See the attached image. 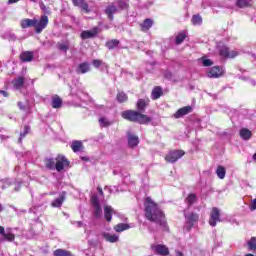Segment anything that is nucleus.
Masks as SVG:
<instances>
[{
	"label": "nucleus",
	"instance_id": "4d7b16f0",
	"mask_svg": "<svg viewBox=\"0 0 256 256\" xmlns=\"http://www.w3.org/2000/svg\"><path fill=\"white\" fill-rule=\"evenodd\" d=\"M176 256H184L182 252L176 251Z\"/></svg>",
	"mask_w": 256,
	"mask_h": 256
},
{
	"label": "nucleus",
	"instance_id": "cd10ccee",
	"mask_svg": "<svg viewBox=\"0 0 256 256\" xmlns=\"http://www.w3.org/2000/svg\"><path fill=\"white\" fill-rule=\"evenodd\" d=\"M63 105V100L59 96H54L52 98V107L53 109H59Z\"/></svg>",
	"mask_w": 256,
	"mask_h": 256
},
{
	"label": "nucleus",
	"instance_id": "49530a36",
	"mask_svg": "<svg viewBox=\"0 0 256 256\" xmlns=\"http://www.w3.org/2000/svg\"><path fill=\"white\" fill-rule=\"evenodd\" d=\"M99 123L101 127H108V125H110L109 120H107V118H100Z\"/></svg>",
	"mask_w": 256,
	"mask_h": 256
},
{
	"label": "nucleus",
	"instance_id": "4c0bfd02",
	"mask_svg": "<svg viewBox=\"0 0 256 256\" xmlns=\"http://www.w3.org/2000/svg\"><path fill=\"white\" fill-rule=\"evenodd\" d=\"M63 201H65V198L61 196L60 198H56L52 203V207H61L63 205Z\"/></svg>",
	"mask_w": 256,
	"mask_h": 256
},
{
	"label": "nucleus",
	"instance_id": "a19ab883",
	"mask_svg": "<svg viewBox=\"0 0 256 256\" xmlns=\"http://www.w3.org/2000/svg\"><path fill=\"white\" fill-rule=\"evenodd\" d=\"M29 131H31V128L29 126H24V132L20 133L19 143L23 141V138H25V136L27 135V133H29Z\"/></svg>",
	"mask_w": 256,
	"mask_h": 256
},
{
	"label": "nucleus",
	"instance_id": "2f4dec72",
	"mask_svg": "<svg viewBox=\"0 0 256 256\" xmlns=\"http://www.w3.org/2000/svg\"><path fill=\"white\" fill-rule=\"evenodd\" d=\"M216 174L219 177V179H225L226 170L223 166H218L216 170Z\"/></svg>",
	"mask_w": 256,
	"mask_h": 256
},
{
	"label": "nucleus",
	"instance_id": "9b49d317",
	"mask_svg": "<svg viewBox=\"0 0 256 256\" xmlns=\"http://www.w3.org/2000/svg\"><path fill=\"white\" fill-rule=\"evenodd\" d=\"M193 111V107L185 106L177 110L174 114L175 119H181V117H185V115H189Z\"/></svg>",
	"mask_w": 256,
	"mask_h": 256
},
{
	"label": "nucleus",
	"instance_id": "393cba45",
	"mask_svg": "<svg viewBox=\"0 0 256 256\" xmlns=\"http://www.w3.org/2000/svg\"><path fill=\"white\" fill-rule=\"evenodd\" d=\"M140 26L142 31H149L150 27H153V20L148 18Z\"/></svg>",
	"mask_w": 256,
	"mask_h": 256
},
{
	"label": "nucleus",
	"instance_id": "4be33fe9",
	"mask_svg": "<svg viewBox=\"0 0 256 256\" xmlns=\"http://www.w3.org/2000/svg\"><path fill=\"white\" fill-rule=\"evenodd\" d=\"M127 229H131V226L125 223H120L114 226V231H116V233L127 231Z\"/></svg>",
	"mask_w": 256,
	"mask_h": 256
},
{
	"label": "nucleus",
	"instance_id": "de8ad7c7",
	"mask_svg": "<svg viewBox=\"0 0 256 256\" xmlns=\"http://www.w3.org/2000/svg\"><path fill=\"white\" fill-rule=\"evenodd\" d=\"M91 201H92L93 207L101 205L99 204V198L97 196H92Z\"/></svg>",
	"mask_w": 256,
	"mask_h": 256
},
{
	"label": "nucleus",
	"instance_id": "5fc2aeb1",
	"mask_svg": "<svg viewBox=\"0 0 256 256\" xmlns=\"http://www.w3.org/2000/svg\"><path fill=\"white\" fill-rule=\"evenodd\" d=\"M17 2H19V0H8L9 5H11L13 3H17Z\"/></svg>",
	"mask_w": 256,
	"mask_h": 256
},
{
	"label": "nucleus",
	"instance_id": "9d476101",
	"mask_svg": "<svg viewBox=\"0 0 256 256\" xmlns=\"http://www.w3.org/2000/svg\"><path fill=\"white\" fill-rule=\"evenodd\" d=\"M186 217V229L187 231H191V228L193 227V225L195 223H197V221H199V215L195 214V213H191L190 215H185Z\"/></svg>",
	"mask_w": 256,
	"mask_h": 256
},
{
	"label": "nucleus",
	"instance_id": "7ed1b4c3",
	"mask_svg": "<svg viewBox=\"0 0 256 256\" xmlns=\"http://www.w3.org/2000/svg\"><path fill=\"white\" fill-rule=\"evenodd\" d=\"M218 51L220 57H223V59H235L239 55V52L235 50L229 51L227 46L218 45Z\"/></svg>",
	"mask_w": 256,
	"mask_h": 256
},
{
	"label": "nucleus",
	"instance_id": "4468645a",
	"mask_svg": "<svg viewBox=\"0 0 256 256\" xmlns=\"http://www.w3.org/2000/svg\"><path fill=\"white\" fill-rule=\"evenodd\" d=\"M72 2L75 7H79L82 11H85V13H89V4H87L85 0H72Z\"/></svg>",
	"mask_w": 256,
	"mask_h": 256
},
{
	"label": "nucleus",
	"instance_id": "f257e3e1",
	"mask_svg": "<svg viewBox=\"0 0 256 256\" xmlns=\"http://www.w3.org/2000/svg\"><path fill=\"white\" fill-rule=\"evenodd\" d=\"M145 205V217L148 221L157 223L158 225L165 226V213L159 208V205L155 203L151 197H147L144 201Z\"/></svg>",
	"mask_w": 256,
	"mask_h": 256
},
{
	"label": "nucleus",
	"instance_id": "c03bdc74",
	"mask_svg": "<svg viewBox=\"0 0 256 256\" xmlns=\"http://www.w3.org/2000/svg\"><path fill=\"white\" fill-rule=\"evenodd\" d=\"M248 246H249V249H251L252 251L256 250V238L255 237H252L250 239V241L248 242Z\"/></svg>",
	"mask_w": 256,
	"mask_h": 256
},
{
	"label": "nucleus",
	"instance_id": "423d86ee",
	"mask_svg": "<svg viewBox=\"0 0 256 256\" xmlns=\"http://www.w3.org/2000/svg\"><path fill=\"white\" fill-rule=\"evenodd\" d=\"M69 160L63 155H58L56 158V171L60 173V171H63L65 167H69Z\"/></svg>",
	"mask_w": 256,
	"mask_h": 256
},
{
	"label": "nucleus",
	"instance_id": "412c9836",
	"mask_svg": "<svg viewBox=\"0 0 256 256\" xmlns=\"http://www.w3.org/2000/svg\"><path fill=\"white\" fill-rule=\"evenodd\" d=\"M12 84L16 89H22L23 85H25V78L18 77L12 81Z\"/></svg>",
	"mask_w": 256,
	"mask_h": 256
},
{
	"label": "nucleus",
	"instance_id": "09e8293b",
	"mask_svg": "<svg viewBox=\"0 0 256 256\" xmlns=\"http://www.w3.org/2000/svg\"><path fill=\"white\" fill-rule=\"evenodd\" d=\"M92 65L98 69V67H101L103 65V60H93Z\"/></svg>",
	"mask_w": 256,
	"mask_h": 256
},
{
	"label": "nucleus",
	"instance_id": "f8f14e48",
	"mask_svg": "<svg viewBox=\"0 0 256 256\" xmlns=\"http://www.w3.org/2000/svg\"><path fill=\"white\" fill-rule=\"evenodd\" d=\"M117 11H119V9L117 8L116 2L106 7L105 13L110 21H113V15H115Z\"/></svg>",
	"mask_w": 256,
	"mask_h": 256
},
{
	"label": "nucleus",
	"instance_id": "58836bf2",
	"mask_svg": "<svg viewBox=\"0 0 256 256\" xmlns=\"http://www.w3.org/2000/svg\"><path fill=\"white\" fill-rule=\"evenodd\" d=\"M94 207V216L96 219H99L101 215H103V210L101 209V205L93 206Z\"/></svg>",
	"mask_w": 256,
	"mask_h": 256
},
{
	"label": "nucleus",
	"instance_id": "1a4fd4ad",
	"mask_svg": "<svg viewBox=\"0 0 256 256\" xmlns=\"http://www.w3.org/2000/svg\"><path fill=\"white\" fill-rule=\"evenodd\" d=\"M99 35V27H94L92 30H84L81 32V39H93Z\"/></svg>",
	"mask_w": 256,
	"mask_h": 256
},
{
	"label": "nucleus",
	"instance_id": "a211bd4d",
	"mask_svg": "<svg viewBox=\"0 0 256 256\" xmlns=\"http://www.w3.org/2000/svg\"><path fill=\"white\" fill-rule=\"evenodd\" d=\"M235 5L239 9H245V7H251L253 5V0H236Z\"/></svg>",
	"mask_w": 256,
	"mask_h": 256
},
{
	"label": "nucleus",
	"instance_id": "603ef678",
	"mask_svg": "<svg viewBox=\"0 0 256 256\" xmlns=\"http://www.w3.org/2000/svg\"><path fill=\"white\" fill-rule=\"evenodd\" d=\"M0 95H3V97H9V94L4 90H0Z\"/></svg>",
	"mask_w": 256,
	"mask_h": 256
},
{
	"label": "nucleus",
	"instance_id": "3c124183",
	"mask_svg": "<svg viewBox=\"0 0 256 256\" xmlns=\"http://www.w3.org/2000/svg\"><path fill=\"white\" fill-rule=\"evenodd\" d=\"M249 207H250V211H255V209H256V198L251 201Z\"/></svg>",
	"mask_w": 256,
	"mask_h": 256
},
{
	"label": "nucleus",
	"instance_id": "13d9d810",
	"mask_svg": "<svg viewBox=\"0 0 256 256\" xmlns=\"http://www.w3.org/2000/svg\"><path fill=\"white\" fill-rule=\"evenodd\" d=\"M78 227H83V222L79 221V222H76Z\"/></svg>",
	"mask_w": 256,
	"mask_h": 256
},
{
	"label": "nucleus",
	"instance_id": "f03ea898",
	"mask_svg": "<svg viewBox=\"0 0 256 256\" xmlns=\"http://www.w3.org/2000/svg\"><path fill=\"white\" fill-rule=\"evenodd\" d=\"M122 117L123 119H127V121L139 123L140 125H147V123H151V117L141 114V112L135 110H126L122 112Z\"/></svg>",
	"mask_w": 256,
	"mask_h": 256
},
{
	"label": "nucleus",
	"instance_id": "79ce46f5",
	"mask_svg": "<svg viewBox=\"0 0 256 256\" xmlns=\"http://www.w3.org/2000/svg\"><path fill=\"white\" fill-rule=\"evenodd\" d=\"M40 5V9L41 11H43L44 13H46V15H51V10H49V8H47V6H45V3H43L42 1L39 2Z\"/></svg>",
	"mask_w": 256,
	"mask_h": 256
},
{
	"label": "nucleus",
	"instance_id": "ea45409f",
	"mask_svg": "<svg viewBox=\"0 0 256 256\" xmlns=\"http://www.w3.org/2000/svg\"><path fill=\"white\" fill-rule=\"evenodd\" d=\"M127 99H128L127 94H125L124 92L118 93L117 100L119 101V103H125Z\"/></svg>",
	"mask_w": 256,
	"mask_h": 256
},
{
	"label": "nucleus",
	"instance_id": "6e6552de",
	"mask_svg": "<svg viewBox=\"0 0 256 256\" xmlns=\"http://www.w3.org/2000/svg\"><path fill=\"white\" fill-rule=\"evenodd\" d=\"M223 73V68L219 66H214L207 72V76L210 79H219V77H223Z\"/></svg>",
	"mask_w": 256,
	"mask_h": 256
},
{
	"label": "nucleus",
	"instance_id": "72a5a7b5",
	"mask_svg": "<svg viewBox=\"0 0 256 256\" xmlns=\"http://www.w3.org/2000/svg\"><path fill=\"white\" fill-rule=\"evenodd\" d=\"M192 25H201L203 23V18L199 14L194 15L191 19Z\"/></svg>",
	"mask_w": 256,
	"mask_h": 256
},
{
	"label": "nucleus",
	"instance_id": "c9c22d12",
	"mask_svg": "<svg viewBox=\"0 0 256 256\" xmlns=\"http://www.w3.org/2000/svg\"><path fill=\"white\" fill-rule=\"evenodd\" d=\"M117 5V9L118 11H123V9H127V7H129V4H127V2L123 1V0H119L116 2Z\"/></svg>",
	"mask_w": 256,
	"mask_h": 256
},
{
	"label": "nucleus",
	"instance_id": "b1692460",
	"mask_svg": "<svg viewBox=\"0 0 256 256\" xmlns=\"http://www.w3.org/2000/svg\"><path fill=\"white\" fill-rule=\"evenodd\" d=\"M251 135V130L247 128H243L240 130V137H242V139H244L245 141H249V139H251Z\"/></svg>",
	"mask_w": 256,
	"mask_h": 256
},
{
	"label": "nucleus",
	"instance_id": "20e7f679",
	"mask_svg": "<svg viewBox=\"0 0 256 256\" xmlns=\"http://www.w3.org/2000/svg\"><path fill=\"white\" fill-rule=\"evenodd\" d=\"M47 25H49V17L43 15L40 17V20L36 19L34 29L36 33H42L43 29L47 28Z\"/></svg>",
	"mask_w": 256,
	"mask_h": 256
},
{
	"label": "nucleus",
	"instance_id": "6e6d98bb",
	"mask_svg": "<svg viewBox=\"0 0 256 256\" xmlns=\"http://www.w3.org/2000/svg\"><path fill=\"white\" fill-rule=\"evenodd\" d=\"M97 191L100 193V195H103V189L101 187H98Z\"/></svg>",
	"mask_w": 256,
	"mask_h": 256
},
{
	"label": "nucleus",
	"instance_id": "e433bc0d",
	"mask_svg": "<svg viewBox=\"0 0 256 256\" xmlns=\"http://www.w3.org/2000/svg\"><path fill=\"white\" fill-rule=\"evenodd\" d=\"M117 45H119V40H117V39L110 40L106 43V47L108 49H115V47H117Z\"/></svg>",
	"mask_w": 256,
	"mask_h": 256
},
{
	"label": "nucleus",
	"instance_id": "bb28decb",
	"mask_svg": "<svg viewBox=\"0 0 256 256\" xmlns=\"http://www.w3.org/2000/svg\"><path fill=\"white\" fill-rule=\"evenodd\" d=\"M21 61L24 62H29V61H33V52H23L20 56Z\"/></svg>",
	"mask_w": 256,
	"mask_h": 256
},
{
	"label": "nucleus",
	"instance_id": "dca6fc26",
	"mask_svg": "<svg viewBox=\"0 0 256 256\" xmlns=\"http://www.w3.org/2000/svg\"><path fill=\"white\" fill-rule=\"evenodd\" d=\"M113 213H115V210H113V207L111 206L104 207V217L108 223H111V219H113Z\"/></svg>",
	"mask_w": 256,
	"mask_h": 256
},
{
	"label": "nucleus",
	"instance_id": "37998d69",
	"mask_svg": "<svg viewBox=\"0 0 256 256\" xmlns=\"http://www.w3.org/2000/svg\"><path fill=\"white\" fill-rule=\"evenodd\" d=\"M3 237L6 241H15V234L11 232L4 233Z\"/></svg>",
	"mask_w": 256,
	"mask_h": 256
},
{
	"label": "nucleus",
	"instance_id": "864d4df0",
	"mask_svg": "<svg viewBox=\"0 0 256 256\" xmlns=\"http://www.w3.org/2000/svg\"><path fill=\"white\" fill-rule=\"evenodd\" d=\"M0 235H2V237L5 235V228L3 226H0Z\"/></svg>",
	"mask_w": 256,
	"mask_h": 256
},
{
	"label": "nucleus",
	"instance_id": "c756f323",
	"mask_svg": "<svg viewBox=\"0 0 256 256\" xmlns=\"http://www.w3.org/2000/svg\"><path fill=\"white\" fill-rule=\"evenodd\" d=\"M45 167H47V169H51L52 171H54V169H56V162L53 158H47L45 160Z\"/></svg>",
	"mask_w": 256,
	"mask_h": 256
},
{
	"label": "nucleus",
	"instance_id": "a18cd8bd",
	"mask_svg": "<svg viewBox=\"0 0 256 256\" xmlns=\"http://www.w3.org/2000/svg\"><path fill=\"white\" fill-rule=\"evenodd\" d=\"M202 65L204 67H211V65H213V62L211 61V59L202 58Z\"/></svg>",
	"mask_w": 256,
	"mask_h": 256
},
{
	"label": "nucleus",
	"instance_id": "8fccbe9b",
	"mask_svg": "<svg viewBox=\"0 0 256 256\" xmlns=\"http://www.w3.org/2000/svg\"><path fill=\"white\" fill-rule=\"evenodd\" d=\"M59 49H60V51H64V53H67V51L69 50V45H67V44H60L59 45Z\"/></svg>",
	"mask_w": 256,
	"mask_h": 256
},
{
	"label": "nucleus",
	"instance_id": "5701e85b",
	"mask_svg": "<svg viewBox=\"0 0 256 256\" xmlns=\"http://www.w3.org/2000/svg\"><path fill=\"white\" fill-rule=\"evenodd\" d=\"M89 70H90L89 63L83 62V63L79 64L77 73L85 74V73H89Z\"/></svg>",
	"mask_w": 256,
	"mask_h": 256
},
{
	"label": "nucleus",
	"instance_id": "bf43d9fd",
	"mask_svg": "<svg viewBox=\"0 0 256 256\" xmlns=\"http://www.w3.org/2000/svg\"><path fill=\"white\" fill-rule=\"evenodd\" d=\"M18 107H19L20 109H23V103L18 102Z\"/></svg>",
	"mask_w": 256,
	"mask_h": 256
},
{
	"label": "nucleus",
	"instance_id": "0eeeda50",
	"mask_svg": "<svg viewBox=\"0 0 256 256\" xmlns=\"http://www.w3.org/2000/svg\"><path fill=\"white\" fill-rule=\"evenodd\" d=\"M221 217V212L218 210L217 207L212 208L210 212V219H209V225L211 227H215L220 220Z\"/></svg>",
	"mask_w": 256,
	"mask_h": 256
},
{
	"label": "nucleus",
	"instance_id": "ddd939ff",
	"mask_svg": "<svg viewBox=\"0 0 256 256\" xmlns=\"http://www.w3.org/2000/svg\"><path fill=\"white\" fill-rule=\"evenodd\" d=\"M152 249L155 251V253H157V255H163V256H167L169 255V248H167V246L165 245H156V246H152Z\"/></svg>",
	"mask_w": 256,
	"mask_h": 256
},
{
	"label": "nucleus",
	"instance_id": "a878e982",
	"mask_svg": "<svg viewBox=\"0 0 256 256\" xmlns=\"http://www.w3.org/2000/svg\"><path fill=\"white\" fill-rule=\"evenodd\" d=\"M71 149L74 151V153H78V151L83 150V143L81 141H74L71 144Z\"/></svg>",
	"mask_w": 256,
	"mask_h": 256
},
{
	"label": "nucleus",
	"instance_id": "473e14b6",
	"mask_svg": "<svg viewBox=\"0 0 256 256\" xmlns=\"http://www.w3.org/2000/svg\"><path fill=\"white\" fill-rule=\"evenodd\" d=\"M54 256H73L71 252L63 250V249H57L54 251Z\"/></svg>",
	"mask_w": 256,
	"mask_h": 256
},
{
	"label": "nucleus",
	"instance_id": "f704fd0d",
	"mask_svg": "<svg viewBox=\"0 0 256 256\" xmlns=\"http://www.w3.org/2000/svg\"><path fill=\"white\" fill-rule=\"evenodd\" d=\"M186 203L191 207L195 201H197V196L195 194H189L188 197L186 198Z\"/></svg>",
	"mask_w": 256,
	"mask_h": 256
},
{
	"label": "nucleus",
	"instance_id": "6ab92c4d",
	"mask_svg": "<svg viewBox=\"0 0 256 256\" xmlns=\"http://www.w3.org/2000/svg\"><path fill=\"white\" fill-rule=\"evenodd\" d=\"M128 145L129 147H137L139 145V137L128 133Z\"/></svg>",
	"mask_w": 256,
	"mask_h": 256
},
{
	"label": "nucleus",
	"instance_id": "f3484780",
	"mask_svg": "<svg viewBox=\"0 0 256 256\" xmlns=\"http://www.w3.org/2000/svg\"><path fill=\"white\" fill-rule=\"evenodd\" d=\"M35 23H37V19H23L21 21V27L22 29H27L28 27H35Z\"/></svg>",
	"mask_w": 256,
	"mask_h": 256
},
{
	"label": "nucleus",
	"instance_id": "052dcab7",
	"mask_svg": "<svg viewBox=\"0 0 256 256\" xmlns=\"http://www.w3.org/2000/svg\"><path fill=\"white\" fill-rule=\"evenodd\" d=\"M3 211V205L0 204V212Z\"/></svg>",
	"mask_w": 256,
	"mask_h": 256
},
{
	"label": "nucleus",
	"instance_id": "7c9ffc66",
	"mask_svg": "<svg viewBox=\"0 0 256 256\" xmlns=\"http://www.w3.org/2000/svg\"><path fill=\"white\" fill-rule=\"evenodd\" d=\"M187 38V34L185 32H180L177 36H176V45H181V43L183 41H185V39Z\"/></svg>",
	"mask_w": 256,
	"mask_h": 256
},
{
	"label": "nucleus",
	"instance_id": "aec40b11",
	"mask_svg": "<svg viewBox=\"0 0 256 256\" xmlns=\"http://www.w3.org/2000/svg\"><path fill=\"white\" fill-rule=\"evenodd\" d=\"M161 95H163V89L159 86L154 87V89L152 90V93H151L152 99L155 101V100L159 99L161 97Z\"/></svg>",
	"mask_w": 256,
	"mask_h": 256
},
{
	"label": "nucleus",
	"instance_id": "c85d7f7f",
	"mask_svg": "<svg viewBox=\"0 0 256 256\" xmlns=\"http://www.w3.org/2000/svg\"><path fill=\"white\" fill-rule=\"evenodd\" d=\"M149 103V99H139L137 102V109L138 111H143L145 109V107H147Z\"/></svg>",
	"mask_w": 256,
	"mask_h": 256
},
{
	"label": "nucleus",
	"instance_id": "2eb2a0df",
	"mask_svg": "<svg viewBox=\"0 0 256 256\" xmlns=\"http://www.w3.org/2000/svg\"><path fill=\"white\" fill-rule=\"evenodd\" d=\"M102 237L108 241V243H117V241H119V235L111 234L109 232H103Z\"/></svg>",
	"mask_w": 256,
	"mask_h": 256
},
{
	"label": "nucleus",
	"instance_id": "39448f33",
	"mask_svg": "<svg viewBox=\"0 0 256 256\" xmlns=\"http://www.w3.org/2000/svg\"><path fill=\"white\" fill-rule=\"evenodd\" d=\"M183 155H185L183 150H173L165 156V161H167V163H175L178 159H181Z\"/></svg>",
	"mask_w": 256,
	"mask_h": 256
},
{
	"label": "nucleus",
	"instance_id": "680f3d73",
	"mask_svg": "<svg viewBox=\"0 0 256 256\" xmlns=\"http://www.w3.org/2000/svg\"><path fill=\"white\" fill-rule=\"evenodd\" d=\"M30 1H32L33 3H37V0H30Z\"/></svg>",
	"mask_w": 256,
	"mask_h": 256
}]
</instances>
